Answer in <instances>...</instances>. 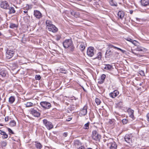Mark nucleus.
<instances>
[{
    "label": "nucleus",
    "mask_w": 149,
    "mask_h": 149,
    "mask_svg": "<svg viewBox=\"0 0 149 149\" xmlns=\"http://www.w3.org/2000/svg\"><path fill=\"white\" fill-rule=\"evenodd\" d=\"M63 44L65 48H68L72 52L74 51V47L72 41L71 39L65 40L63 42Z\"/></svg>",
    "instance_id": "f257e3e1"
},
{
    "label": "nucleus",
    "mask_w": 149,
    "mask_h": 149,
    "mask_svg": "<svg viewBox=\"0 0 149 149\" xmlns=\"http://www.w3.org/2000/svg\"><path fill=\"white\" fill-rule=\"evenodd\" d=\"M43 122L45 125L48 130H50L53 128V125L51 122L48 121L46 119L43 120Z\"/></svg>",
    "instance_id": "f03ea898"
},
{
    "label": "nucleus",
    "mask_w": 149,
    "mask_h": 149,
    "mask_svg": "<svg viewBox=\"0 0 149 149\" xmlns=\"http://www.w3.org/2000/svg\"><path fill=\"white\" fill-rule=\"evenodd\" d=\"M40 104L45 109H48L51 107V104L46 101L41 102Z\"/></svg>",
    "instance_id": "7ed1b4c3"
},
{
    "label": "nucleus",
    "mask_w": 149,
    "mask_h": 149,
    "mask_svg": "<svg viewBox=\"0 0 149 149\" xmlns=\"http://www.w3.org/2000/svg\"><path fill=\"white\" fill-rule=\"evenodd\" d=\"M101 135L99 134L98 133L96 130H94L92 132V138L96 140H99L101 138Z\"/></svg>",
    "instance_id": "20e7f679"
},
{
    "label": "nucleus",
    "mask_w": 149,
    "mask_h": 149,
    "mask_svg": "<svg viewBox=\"0 0 149 149\" xmlns=\"http://www.w3.org/2000/svg\"><path fill=\"white\" fill-rule=\"evenodd\" d=\"M15 54V51L13 50L8 49L6 53V56L7 58L10 59L12 58Z\"/></svg>",
    "instance_id": "39448f33"
},
{
    "label": "nucleus",
    "mask_w": 149,
    "mask_h": 149,
    "mask_svg": "<svg viewBox=\"0 0 149 149\" xmlns=\"http://www.w3.org/2000/svg\"><path fill=\"white\" fill-rule=\"evenodd\" d=\"M94 48L93 47H89L88 48L87 51V54L89 56L92 57L94 55Z\"/></svg>",
    "instance_id": "423d86ee"
},
{
    "label": "nucleus",
    "mask_w": 149,
    "mask_h": 149,
    "mask_svg": "<svg viewBox=\"0 0 149 149\" xmlns=\"http://www.w3.org/2000/svg\"><path fill=\"white\" fill-rule=\"evenodd\" d=\"M132 137L131 134H126L124 137L125 141L129 144L132 143Z\"/></svg>",
    "instance_id": "0eeeda50"
},
{
    "label": "nucleus",
    "mask_w": 149,
    "mask_h": 149,
    "mask_svg": "<svg viewBox=\"0 0 149 149\" xmlns=\"http://www.w3.org/2000/svg\"><path fill=\"white\" fill-rule=\"evenodd\" d=\"M87 106L86 105H85L83 108L80 111V116H84L86 115L87 114Z\"/></svg>",
    "instance_id": "6e6552de"
},
{
    "label": "nucleus",
    "mask_w": 149,
    "mask_h": 149,
    "mask_svg": "<svg viewBox=\"0 0 149 149\" xmlns=\"http://www.w3.org/2000/svg\"><path fill=\"white\" fill-rule=\"evenodd\" d=\"M9 5L6 1H2L0 4L1 8L5 9H8Z\"/></svg>",
    "instance_id": "1a4fd4ad"
},
{
    "label": "nucleus",
    "mask_w": 149,
    "mask_h": 149,
    "mask_svg": "<svg viewBox=\"0 0 149 149\" xmlns=\"http://www.w3.org/2000/svg\"><path fill=\"white\" fill-rule=\"evenodd\" d=\"M34 15L36 18L38 19L41 18L42 17L41 13L39 11L37 10L34 11Z\"/></svg>",
    "instance_id": "9d476101"
},
{
    "label": "nucleus",
    "mask_w": 149,
    "mask_h": 149,
    "mask_svg": "<svg viewBox=\"0 0 149 149\" xmlns=\"http://www.w3.org/2000/svg\"><path fill=\"white\" fill-rule=\"evenodd\" d=\"M47 29L49 31L53 33L56 32L58 30V28L54 25H51L50 27L47 28Z\"/></svg>",
    "instance_id": "9b49d317"
},
{
    "label": "nucleus",
    "mask_w": 149,
    "mask_h": 149,
    "mask_svg": "<svg viewBox=\"0 0 149 149\" xmlns=\"http://www.w3.org/2000/svg\"><path fill=\"white\" fill-rule=\"evenodd\" d=\"M31 113L36 117H38L40 115V113L34 109H31Z\"/></svg>",
    "instance_id": "f8f14e48"
},
{
    "label": "nucleus",
    "mask_w": 149,
    "mask_h": 149,
    "mask_svg": "<svg viewBox=\"0 0 149 149\" xmlns=\"http://www.w3.org/2000/svg\"><path fill=\"white\" fill-rule=\"evenodd\" d=\"M119 93V92L118 91L115 90L113 92L110 93L109 95L111 97L114 98L118 95Z\"/></svg>",
    "instance_id": "ddd939ff"
},
{
    "label": "nucleus",
    "mask_w": 149,
    "mask_h": 149,
    "mask_svg": "<svg viewBox=\"0 0 149 149\" xmlns=\"http://www.w3.org/2000/svg\"><path fill=\"white\" fill-rule=\"evenodd\" d=\"M108 144V145H110V149H117V145L115 142L113 143H108V142L107 143Z\"/></svg>",
    "instance_id": "4468645a"
},
{
    "label": "nucleus",
    "mask_w": 149,
    "mask_h": 149,
    "mask_svg": "<svg viewBox=\"0 0 149 149\" xmlns=\"http://www.w3.org/2000/svg\"><path fill=\"white\" fill-rule=\"evenodd\" d=\"M140 2L143 6H146L149 4V0H141Z\"/></svg>",
    "instance_id": "2eb2a0df"
},
{
    "label": "nucleus",
    "mask_w": 149,
    "mask_h": 149,
    "mask_svg": "<svg viewBox=\"0 0 149 149\" xmlns=\"http://www.w3.org/2000/svg\"><path fill=\"white\" fill-rule=\"evenodd\" d=\"M124 15V12L122 10L119 11L118 13V18L121 19H123Z\"/></svg>",
    "instance_id": "dca6fc26"
},
{
    "label": "nucleus",
    "mask_w": 149,
    "mask_h": 149,
    "mask_svg": "<svg viewBox=\"0 0 149 149\" xmlns=\"http://www.w3.org/2000/svg\"><path fill=\"white\" fill-rule=\"evenodd\" d=\"M129 115L130 117L134 119V111L133 110L131 109H129L127 110Z\"/></svg>",
    "instance_id": "f3484780"
},
{
    "label": "nucleus",
    "mask_w": 149,
    "mask_h": 149,
    "mask_svg": "<svg viewBox=\"0 0 149 149\" xmlns=\"http://www.w3.org/2000/svg\"><path fill=\"white\" fill-rule=\"evenodd\" d=\"M0 134L2 135V138L3 139H6L8 137V134L2 130H0Z\"/></svg>",
    "instance_id": "a211bd4d"
},
{
    "label": "nucleus",
    "mask_w": 149,
    "mask_h": 149,
    "mask_svg": "<svg viewBox=\"0 0 149 149\" xmlns=\"http://www.w3.org/2000/svg\"><path fill=\"white\" fill-rule=\"evenodd\" d=\"M8 9H9V10L8 13L10 14L14 13L15 12V8L13 7H10L9 6Z\"/></svg>",
    "instance_id": "6ab92c4d"
},
{
    "label": "nucleus",
    "mask_w": 149,
    "mask_h": 149,
    "mask_svg": "<svg viewBox=\"0 0 149 149\" xmlns=\"http://www.w3.org/2000/svg\"><path fill=\"white\" fill-rule=\"evenodd\" d=\"M7 73L6 71L3 70H2L0 68V75L2 77H5L6 76Z\"/></svg>",
    "instance_id": "aec40b11"
},
{
    "label": "nucleus",
    "mask_w": 149,
    "mask_h": 149,
    "mask_svg": "<svg viewBox=\"0 0 149 149\" xmlns=\"http://www.w3.org/2000/svg\"><path fill=\"white\" fill-rule=\"evenodd\" d=\"M52 22L49 20H47L46 21V25L47 29L50 27L51 25H53Z\"/></svg>",
    "instance_id": "412c9836"
},
{
    "label": "nucleus",
    "mask_w": 149,
    "mask_h": 149,
    "mask_svg": "<svg viewBox=\"0 0 149 149\" xmlns=\"http://www.w3.org/2000/svg\"><path fill=\"white\" fill-rule=\"evenodd\" d=\"M112 54V52L111 51V50H107L106 52L105 55L107 56H111Z\"/></svg>",
    "instance_id": "4be33fe9"
},
{
    "label": "nucleus",
    "mask_w": 149,
    "mask_h": 149,
    "mask_svg": "<svg viewBox=\"0 0 149 149\" xmlns=\"http://www.w3.org/2000/svg\"><path fill=\"white\" fill-rule=\"evenodd\" d=\"M146 49L143 48L141 46H138L137 47V48H136V50L138 51L141 52V51H145V50Z\"/></svg>",
    "instance_id": "5701e85b"
},
{
    "label": "nucleus",
    "mask_w": 149,
    "mask_h": 149,
    "mask_svg": "<svg viewBox=\"0 0 149 149\" xmlns=\"http://www.w3.org/2000/svg\"><path fill=\"white\" fill-rule=\"evenodd\" d=\"M102 57V53L100 52H98L97 54V56L94 59H97L99 60L101 59Z\"/></svg>",
    "instance_id": "b1692460"
},
{
    "label": "nucleus",
    "mask_w": 149,
    "mask_h": 149,
    "mask_svg": "<svg viewBox=\"0 0 149 149\" xmlns=\"http://www.w3.org/2000/svg\"><path fill=\"white\" fill-rule=\"evenodd\" d=\"M15 100V97L13 96H11L9 99V102L10 104H12Z\"/></svg>",
    "instance_id": "393cba45"
},
{
    "label": "nucleus",
    "mask_w": 149,
    "mask_h": 149,
    "mask_svg": "<svg viewBox=\"0 0 149 149\" xmlns=\"http://www.w3.org/2000/svg\"><path fill=\"white\" fill-rule=\"evenodd\" d=\"M109 3L111 6H117V3L113 0H111L109 1Z\"/></svg>",
    "instance_id": "a878e982"
},
{
    "label": "nucleus",
    "mask_w": 149,
    "mask_h": 149,
    "mask_svg": "<svg viewBox=\"0 0 149 149\" xmlns=\"http://www.w3.org/2000/svg\"><path fill=\"white\" fill-rule=\"evenodd\" d=\"M18 27V25L15 24L11 23L10 25V27L11 28L13 29L15 28H17Z\"/></svg>",
    "instance_id": "bb28decb"
},
{
    "label": "nucleus",
    "mask_w": 149,
    "mask_h": 149,
    "mask_svg": "<svg viewBox=\"0 0 149 149\" xmlns=\"http://www.w3.org/2000/svg\"><path fill=\"white\" fill-rule=\"evenodd\" d=\"M35 145L36 148L38 149H41L42 148V145L40 143H36L35 144Z\"/></svg>",
    "instance_id": "cd10ccee"
},
{
    "label": "nucleus",
    "mask_w": 149,
    "mask_h": 149,
    "mask_svg": "<svg viewBox=\"0 0 149 149\" xmlns=\"http://www.w3.org/2000/svg\"><path fill=\"white\" fill-rule=\"evenodd\" d=\"M90 124V123L89 122H88L87 123L85 124L83 127V128L84 129H88L89 128V125Z\"/></svg>",
    "instance_id": "c85d7f7f"
},
{
    "label": "nucleus",
    "mask_w": 149,
    "mask_h": 149,
    "mask_svg": "<svg viewBox=\"0 0 149 149\" xmlns=\"http://www.w3.org/2000/svg\"><path fill=\"white\" fill-rule=\"evenodd\" d=\"M25 104L26 105V107H32L33 105V103L31 102H27Z\"/></svg>",
    "instance_id": "c756f323"
},
{
    "label": "nucleus",
    "mask_w": 149,
    "mask_h": 149,
    "mask_svg": "<svg viewBox=\"0 0 149 149\" xmlns=\"http://www.w3.org/2000/svg\"><path fill=\"white\" fill-rule=\"evenodd\" d=\"M10 125L12 127H14L16 125V122L15 120H12L10 123Z\"/></svg>",
    "instance_id": "7c9ffc66"
},
{
    "label": "nucleus",
    "mask_w": 149,
    "mask_h": 149,
    "mask_svg": "<svg viewBox=\"0 0 149 149\" xmlns=\"http://www.w3.org/2000/svg\"><path fill=\"white\" fill-rule=\"evenodd\" d=\"M85 48V47L84 46V44L83 43H82L80 45V49L83 51L84 50Z\"/></svg>",
    "instance_id": "2f4dec72"
},
{
    "label": "nucleus",
    "mask_w": 149,
    "mask_h": 149,
    "mask_svg": "<svg viewBox=\"0 0 149 149\" xmlns=\"http://www.w3.org/2000/svg\"><path fill=\"white\" fill-rule=\"evenodd\" d=\"M112 67V66L109 65H106L105 67L104 68V69L106 70H110L111 69Z\"/></svg>",
    "instance_id": "473e14b6"
},
{
    "label": "nucleus",
    "mask_w": 149,
    "mask_h": 149,
    "mask_svg": "<svg viewBox=\"0 0 149 149\" xmlns=\"http://www.w3.org/2000/svg\"><path fill=\"white\" fill-rule=\"evenodd\" d=\"M95 102L97 105H100L101 103V100L98 98H96L95 99Z\"/></svg>",
    "instance_id": "72a5a7b5"
},
{
    "label": "nucleus",
    "mask_w": 149,
    "mask_h": 149,
    "mask_svg": "<svg viewBox=\"0 0 149 149\" xmlns=\"http://www.w3.org/2000/svg\"><path fill=\"white\" fill-rule=\"evenodd\" d=\"M113 48H114L115 49H116L118 50H120L123 53H124L125 52V50H123L120 48L114 46H113Z\"/></svg>",
    "instance_id": "f704fd0d"
},
{
    "label": "nucleus",
    "mask_w": 149,
    "mask_h": 149,
    "mask_svg": "<svg viewBox=\"0 0 149 149\" xmlns=\"http://www.w3.org/2000/svg\"><path fill=\"white\" fill-rule=\"evenodd\" d=\"M113 48H114L115 49H116L118 50H120L123 53H124L125 52V50H123L120 48L114 46H113Z\"/></svg>",
    "instance_id": "c9c22d12"
},
{
    "label": "nucleus",
    "mask_w": 149,
    "mask_h": 149,
    "mask_svg": "<svg viewBox=\"0 0 149 149\" xmlns=\"http://www.w3.org/2000/svg\"><path fill=\"white\" fill-rule=\"evenodd\" d=\"M122 122L123 124H125L127 123L128 120L127 119H124L122 120Z\"/></svg>",
    "instance_id": "e433bc0d"
},
{
    "label": "nucleus",
    "mask_w": 149,
    "mask_h": 149,
    "mask_svg": "<svg viewBox=\"0 0 149 149\" xmlns=\"http://www.w3.org/2000/svg\"><path fill=\"white\" fill-rule=\"evenodd\" d=\"M9 134H14V132L10 128H7Z\"/></svg>",
    "instance_id": "4c0bfd02"
},
{
    "label": "nucleus",
    "mask_w": 149,
    "mask_h": 149,
    "mask_svg": "<svg viewBox=\"0 0 149 149\" xmlns=\"http://www.w3.org/2000/svg\"><path fill=\"white\" fill-rule=\"evenodd\" d=\"M61 38V36L60 35H57L56 36V39L57 41L59 40Z\"/></svg>",
    "instance_id": "58836bf2"
},
{
    "label": "nucleus",
    "mask_w": 149,
    "mask_h": 149,
    "mask_svg": "<svg viewBox=\"0 0 149 149\" xmlns=\"http://www.w3.org/2000/svg\"><path fill=\"white\" fill-rule=\"evenodd\" d=\"M126 40H127V41H129L130 42H132V43L134 44L133 42H134V40H133L132 39L130 38H126Z\"/></svg>",
    "instance_id": "ea45409f"
},
{
    "label": "nucleus",
    "mask_w": 149,
    "mask_h": 149,
    "mask_svg": "<svg viewBox=\"0 0 149 149\" xmlns=\"http://www.w3.org/2000/svg\"><path fill=\"white\" fill-rule=\"evenodd\" d=\"M106 75L104 74H103L102 75L101 77V79H102V81H104V79L106 77Z\"/></svg>",
    "instance_id": "a19ab883"
},
{
    "label": "nucleus",
    "mask_w": 149,
    "mask_h": 149,
    "mask_svg": "<svg viewBox=\"0 0 149 149\" xmlns=\"http://www.w3.org/2000/svg\"><path fill=\"white\" fill-rule=\"evenodd\" d=\"M35 79L36 80H40L41 78V77L40 75H36L35 76Z\"/></svg>",
    "instance_id": "79ce46f5"
},
{
    "label": "nucleus",
    "mask_w": 149,
    "mask_h": 149,
    "mask_svg": "<svg viewBox=\"0 0 149 149\" xmlns=\"http://www.w3.org/2000/svg\"><path fill=\"white\" fill-rule=\"evenodd\" d=\"M1 144L3 146L5 147L7 145V143L5 141H3L2 142Z\"/></svg>",
    "instance_id": "37998d69"
},
{
    "label": "nucleus",
    "mask_w": 149,
    "mask_h": 149,
    "mask_svg": "<svg viewBox=\"0 0 149 149\" xmlns=\"http://www.w3.org/2000/svg\"><path fill=\"white\" fill-rule=\"evenodd\" d=\"M141 76H144L145 73L144 71L143 70H141L139 72Z\"/></svg>",
    "instance_id": "c03bdc74"
},
{
    "label": "nucleus",
    "mask_w": 149,
    "mask_h": 149,
    "mask_svg": "<svg viewBox=\"0 0 149 149\" xmlns=\"http://www.w3.org/2000/svg\"><path fill=\"white\" fill-rule=\"evenodd\" d=\"M79 15V13L78 12H76V13H74V16L75 17H77Z\"/></svg>",
    "instance_id": "a18cd8bd"
},
{
    "label": "nucleus",
    "mask_w": 149,
    "mask_h": 149,
    "mask_svg": "<svg viewBox=\"0 0 149 149\" xmlns=\"http://www.w3.org/2000/svg\"><path fill=\"white\" fill-rule=\"evenodd\" d=\"M62 73H66L67 71L64 69H62Z\"/></svg>",
    "instance_id": "49530a36"
},
{
    "label": "nucleus",
    "mask_w": 149,
    "mask_h": 149,
    "mask_svg": "<svg viewBox=\"0 0 149 149\" xmlns=\"http://www.w3.org/2000/svg\"><path fill=\"white\" fill-rule=\"evenodd\" d=\"M9 120V117L8 116H6L5 118V121L6 122L8 120Z\"/></svg>",
    "instance_id": "de8ad7c7"
},
{
    "label": "nucleus",
    "mask_w": 149,
    "mask_h": 149,
    "mask_svg": "<svg viewBox=\"0 0 149 149\" xmlns=\"http://www.w3.org/2000/svg\"><path fill=\"white\" fill-rule=\"evenodd\" d=\"M104 81H102V79H100L99 81H98V83L100 84H102V83H103L104 82Z\"/></svg>",
    "instance_id": "09e8293b"
},
{
    "label": "nucleus",
    "mask_w": 149,
    "mask_h": 149,
    "mask_svg": "<svg viewBox=\"0 0 149 149\" xmlns=\"http://www.w3.org/2000/svg\"><path fill=\"white\" fill-rule=\"evenodd\" d=\"M147 120L149 123V113L147 115Z\"/></svg>",
    "instance_id": "8fccbe9b"
},
{
    "label": "nucleus",
    "mask_w": 149,
    "mask_h": 149,
    "mask_svg": "<svg viewBox=\"0 0 149 149\" xmlns=\"http://www.w3.org/2000/svg\"><path fill=\"white\" fill-rule=\"evenodd\" d=\"M78 149H85L84 147L83 146H81L79 147Z\"/></svg>",
    "instance_id": "3c124183"
},
{
    "label": "nucleus",
    "mask_w": 149,
    "mask_h": 149,
    "mask_svg": "<svg viewBox=\"0 0 149 149\" xmlns=\"http://www.w3.org/2000/svg\"><path fill=\"white\" fill-rule=\"evenodd\" d=\"M74 13H76V12L73 11H72L70 12L71 14L73 16L74 15Z\"/></svg>",
    "instance_id": "603ef678"
},
{
    "label": "nucleus",
    "mask_w": 149,
    "mask_h": 149,
    "mask_svg": "<svg viewBox=\"0 0 149 149\" xmlns=\"http://www.w3.org/2000/svg\"><path fill=\"white\" fill-rule=\"evenodd\" d=\"M68 135V133L67 132H64L63 134V136L65 137H66Z\"/></svg>",
    "instance_id": "864d4df0"
},
{
    "label": "nucleus",
    "mask_w": 149,
    "mask_h": 149,
    "mask_svg": "<svg viewBox=\"0 0 149 149\" xmlns=\"http://www.w3.org/2000/svg\"><path fill=\"white\" fill-rule=\"evenodd\" d=\"M136 56L139 57H142L143 56V55L138 54H137Z\"/></svg>",
    "instance_id": "5fc2aeb1"
},
{
    "label": "nucleus",
    "mask_w": 149,
    "mask_h": 149,
    "mask_svg": "<svg viewBox=\"0 0 149 149\" xmlns=\"http://www.w3.org/2000/svg\"><path fill=\"white\" fill-rule=\"evenodd\" d=\"M23 12L24 13L27 14H26L27 15H28V14H27L28 13V10H24L23 11Z\"/></svg>",
    "instance_id": "6e6d98bb"
},
{
    "label": "nucleus",
    "mask_w": 149,
    "mask_h": 149,
    "mask_svg": "<svg viewBox=\"0 0 149 149\" xmlns=\"http://www.w3.org/2000/svg\"><path fill=\"white\" fill-rule=\"evenodd\" d=\"M79 143V142L78 141H75V145H78V143Z\"/></svg>",
    "instance_id": "4d7b16f0"
},
{
    "label": "nucleus",
    "mask_w": 149,
    "mask_h": 149,
    "mask_svg": "<svg viewBox=\"0 0 149 149\" xmlns=\"http://www.w3.org/2000/svg\"><path fill=\"white\" fill-rule=\"evenodd\" d=\"M109 46L110 48H113V47L114 46L111 45L110 44L109 45Z\"/></svg>",
    "instance_id": "13d9d810"
},
{
    "label": "nucleus",
    "mask_w": 149,
    "mask_h": 149,
    "mask_svg": "<svg viewBox=\"0 0 149 149\" xmlns=\"http://www.w3.org/2000/svg\"><path fill=\"white\" fill-rule=\"evenodd\" d=\"M109 123L110 124H112L113 123V122L112 120H110V121H109Z\"/></svg>",
    "instance_id": "bf43d9fd"
},
{
    "label": "nucleus",
    "mask_w": 149,
    "mask_h": 149,
    "mask_svg": "<svg viewBox=\"0 0 149 149\" xmlns=\"http://www.w3.org/2000/svg\"><path fill=\"white\" fill-rule=\"evenodd\" d=\"M106 141H109V140L110 141H113V139L110 138L109 139H108L107 140H105Z\"/></svg>",
    "instance_id": "052dcab7"
},
{
    "label": "nucleus",
    "mask_w": 149,
    "mask_h": 149,
    "mask_svg": "<svg viewBox=\"0 0 149 149\" xmlns=\"http://www.w3.org/2000/svg\"><path fill=\"white\" fill-rule=\"evenodd\" d=\"M122 102L121 101L119 102L117 104V105H118L119 104H122Z\"/></svg>",
    "instance_id": "680f3d73"
},
{
    "label": "nucleus",
    "mask_w": 149,
    "mask_h": 149,
    "mask_svg": "<svg viewBox=\"0 0 149 149\" xmlns=\"http://www.w3.org/2000/svg\"><path fill=\"white\" fill-rule=\"evenodd\" d=\"M132 53H133V54H134L135 55H136L137 54H136V53H135L133 51H132Z\"/></svg>",
    "instance_id": "e2e57ef3"
},
{
    "label": "nucleus",
    "mask_w": 149,
    "mask_h": 149,
    "mask_svg": "<svg viewBox=\"0 0 149 149\" xmlns=\"http://www.w3.org/2000/svg\"><path fill=\"white\" fill-rule=\"evenodd\" d=\"M136 20L138 21H139V18H136Z\"/></svg>",
    "instance_id": "0e129e2a"
},
{
    "label": "nucleus",
    "mask_w": 149,
    "mask_h": 149,
    "mask_svg": "<svg viewBox=\"0 0 149 149\" xmlns=\"http://www.w3.org/2000/svg\"><path fill=\"white\" fill-rule=\"evenodd\" d=\"M133 12V11H130V13L131 14H132Z\"/></svg>",
    "instance_id": "69168bd1"
},
{
    "label": "nucleus",
    "mask_w": 149,
    "mask_h": 149,
    "mask_svg": "<svg viewBox=\"0 0 149 149\" xmlns=\"http://www.w3.org/2000/svg\"><path fill=\"white\" fill-rule=\"evenodd\" d=\"M0 126H3V125L1 123L0 124Z\"/></svg>",
    "instance_id": "338daca9"
},
{
    "label": "nucleus",
    "mask_w": 149,
    "mask_h": 149,
    "mask_svg": "<svg viewBox=\"0 0 149 149\" xmlns=\"http://www.w3.org/2000/svg\"><path fill=\"white\" fill-rule=\"evenodd\" d=\"M142 83H140L139 84V85H140V86H141V85H142Z\"/></svg>",
    "instance_id": "774afa93"
}]
</instances>
